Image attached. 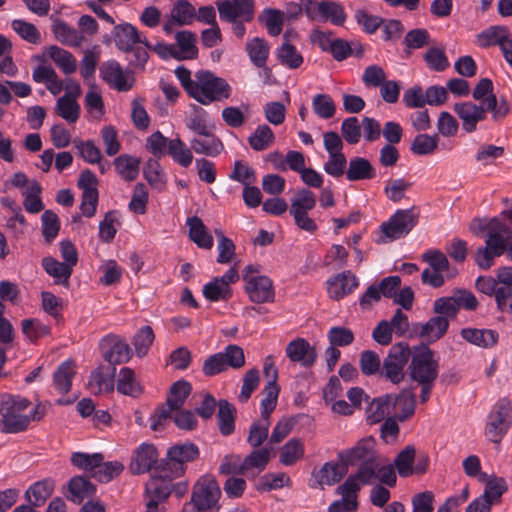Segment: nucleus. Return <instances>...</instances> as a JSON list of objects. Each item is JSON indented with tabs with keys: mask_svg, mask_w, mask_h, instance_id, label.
Segmentation results:
<instances>
[{
	"mask_svg": "<svg viewBox=\"0 0 512 512\" xmlns=\"http://www.w3.org/2000/svg\"><path fill=\"white\" fill-rule=\"evenodd\" d=\"M470 229L474 234L487 232L485 247H479L475 254V262L480 269H489L496 257L505 253L509 227L494 217L489 220L475 219Z\"/></svg>",
	"mask_w": 512,
	"mask_h": 512,
	"instance_id": "obj_1",
	"label": "nucleus"
},
{
	"mask_svg": "<svg viewBox=\"0 0 512 512\" xmlns=\"http://www.w3.org/2000/svg\"><path fill=\"white\" fill-rule=\"evenodd\" d=\"M113 37L117 48L126 53H132L130 63L135 67H143L148 60L150 43L135 26L130 23L114 26Z\"/></svg>",
	"mask_w": 512,
	"mask_h": 512,
	"instance_id": "obj_2",
	"label": "nucleus"
},
{
	"mask_svg": "<svg viewBox=\"0 0 512 512\" xmlns=\"http://www.w3.org/2000/svg\"><path fill=\"white\" fill-rule=\"evenodd\" d=\"M31 402L21 396L5 395L0 401V432L16 434L29 426L27 410Z\"/></svg>",
	"mask_w": 512,
	"mask_h": 512,
	"instance_id": "obj_3",
	"label": "nucleus"
},
{
	"mask_svg": "<svg viewBox=\"0 0 512 512\" xmlns=\"http://www.w3.org/2000/svg\"><path fill=\"white\" fill-rule=\"evenodd\" d=\"M230 94L231 87L226 80L204 70L195 73V83L188 93L202 105H210L213 102L228 99Z\"/></svg>",
	"mask_w": 512,
	"mask_h": 512,
	"instance_id": "obj_4",
	"label": "nucleus"
},
{
	"mask_svg": "<svg viewBox=\"0 0 512 512\" xmlns=\"http://www.w3.org/2000/svg\"><path fill=\"white\" fill-rule=\"evenodd\" d=\"M221 495L217 481L209 475L201 477L194 485L191 500L183 507V512H207L218 510Z\"/></svg>",
	"mask_w": 512,
	"mask_h": 512,
	"instance_id": "obj_5",
	"label": "nucleus"
},
{
	"mask_svg": "<svg viewBox=\"0 0 512 512\" xmlns=\"http://www.w3.org/2000/svg\"><path fill=\"white\" fill-rule=\"evenodd\" d=\"M199 457L198 447L191 442L177 444L167 451L166 459L162 460L157 469L165 473V477H179L186 469V463Z\"/></svg>",
	"mask_w": 512,
	"mask_h": 512,
	"instance_id": "obj_6",
	"label": "nucleus"
},
{
	"mask_svg": "<svg viewBox=\"0 0 512 512\" xmlns=\"http://www.w3.org/2000/svg\"><path fill=\"white\" fill-rule=\"evenodd\" d=\"M439 374V363L434 352L427 346L418 347L409 364L410 378L418 384L435 383Z\"/></svg>",
	"mask_w": 512,
	"mask_h": 512,
	"instance_id": "obj_7",
	"label": "nucleus"
},
{
	"mask_svg": "<svg viewBox=\"0 0 512 512\" xmlns=\"http://www.w3.org/2000/svg\"><path fill=\"white\" fill-rule=\"evenodd\" d=\"M512 426V402L508 398L499 399L488 415L485 426L486 437L498 444Z\"/></svg>",
	"mask_w": 512,
	"mask_h": 512,
	"instance_id": "obj_8",
	"label": "nucleus"
},
{
	"mask_svg": "<svg viewBox=\"0 0 512 512\" xmlns=\"http://www.w3.org/2000/svg\"><path fill=\"white\" fill-rule=\"evenodd\" d=\"M315 205V194L308 189H299L295 197L291 200L289 208V212L294 218L295 225L299 229L311 234L318 229L315 220L308 215V212L314 209Z\"/></svg>",
	"mask_w": 512,
	"mask_h": 512,
	"instance_id": "obj_9",
	"label": "nucleus"
},
{
	"mask_svg": "<svg viewBox=\"0 0 512 512\" xmlns=\"http://www.w3.org/2000/svg\"><path fill=\"white\" fill-rule=\"evenodd\" d=\"M305 15L314 21L330 22L342 26L346 21V13L342 4L333 0H302Z\"/></svg>",
	"mask_w": 512,
	"mask_h": 512,
	"instance_id": "obj_10",
	"label": "nucleus"
},
{
	"mask_svg": "<svg viewBox=\"0 0 512 512\" xmlns=\"http://www.w3.org/2000/svg\"><path fill=\"white\" fill-rule=\"evenodd\" d=\"M417 222L418 214L414 212V207L397 210L387 222L382 223L381 231L384 237H380L378 243H386L387 240L393 241L404 237Z\"/></svg>",
	"mask_w": 512,
	"mask_h": 512,
	"instance_id": "obj_11",
	"label": "nucleus"
},
{
	"mask_svg": "<svg viewBox=\"0 0 512 512\" xmlns=\"http://www.w3.org/2000/svg\"><path fill=\"white\" fill-rule=\"evenodd\" d=\"M409 346L405 343L393 345L381 364L380 375L393 384H399L404 379L403 369L410 357Z\"/></svg>",
	"mask_w": 512,
	"mask_h": 512,
	"instance_id": "obj_12",
	"label": "nucleus"
},
{
	"mask_svg": "<svg viewBox=\"0 0 512 512\" xmlns=\"http://www.w3.org/2000/svg\"><path fill=\"white\" fill-rule=\"evenodd\" d=\"M102 357L115 366L129 361L132 352L129 345L116 335H108L100 342Z\"/></svg>",
	"mask_w": 512,
	"mask_h": 512,
	"instance_id": "obj_13",
	"label": "nucleus"
},
{
	"mask_svg": "<svg viewBox=\"0 0 512 512\" xmlns=\"http://www.w3.org/2000/svg\"><path fill=\"white\" fill-rule=\"evenodd\" d=\"M100 75L110 87L117 91H128L134 84L133 75L124 71L115 60L104 62L100 67Z\"/></svg>",
	"mask_w": 512,
	"mask_h": 512,
	"instance_id": "obj_14",
	"label": "nucleus"
},
{
	"mask_svg": "<svg viewBox=\"0 0 512 512\" xmlns=\"http://www.w3.org/2000/svg\"><path fill=\"white\" fill-rule=\"evenodd\" d=\"M453 110L462 121V129L467 133L476 131L477 124L484 121L487 116L486 106L477 105L471 101L455 103Z\"/></svg>",
	"mask_w": 512,
	"mask_h": 512,
	"instance_id": "obj_15",
	"label": "nucleus"
},
{
	"mask_svg": "<svg viewBox=\"0 0 512 512\" xmlns=\"http://www.w3.org/2000/svg\"><path fill=\"white\" fill-rule=\"evenodd\" d=\"M285 352L291 362L299 363L306 368L313 366L317 359L315 347L300 337L290 341Z\"/></svg>",
	"mask_w": 512,
	"mask_h": 512,
	"instance_id": "obj_16",
	"label": "nucleus"
},
{
	"mask_svg": "<svg viewBox=\"0 0 512 512\" xmlns=\"http://www.w3.org/2000/svg\"><path fill=\"white\" fill-rule=\"evenodd\" d=\"M340 457L345 464L354 465L358 462L366 463L368 461H376L375 440L367 437L359 440L355 446L343 451Z\"/></svg>",
	"mask_w": 512,
	"mask_h": 512,
	"instance_id": "obj_17",
	"label": "nucleus"
},
{
	"mask_svg": "<svg viewBox=\"0 0 512 512\" xmlns=\"http://www.w3.org/2000/svg\"><path fill=\"white\" fill-rule=\"evenodd\" d=\"M158 464V452L154 445L143 443L134 452L130 470L133 474H143Z\"/></svg>",
	"mask_w": 512,
	"mask_h": 512,
	"instance_id": "obj_18",
	"label": "nucleus"
},
{
	"mask_svg": "<svg viewBox=\"0 0 512 512\" xmlns=\"http://www.w3.org/2000/svg\"><path fill=\"white\" fill-rule=\"evenodd\" d=\"M245 291L254 303L261 304L274 301L273 283L267 276L252 277L246 283Z\"/></svg>",
	"mask_w": 512,
	"mask_h": 512,
	"instance_id": "obj_19",
	"label": "nucleus"
},
{
	"mask_svg": "<svg viewBox=\"0 0 512 512\" xmlns=\"http://www.w3.org/2000/svg\"><path fill=\"white\" fill-rule=\"evenodd\" d=\"M376 469L377 460L361 463L357 472L350 475L345 482L340 485V490H344L346 493L352 492L357 495L361 485L370 484L375 479Z\"/></svg>",
	"mask_w": 512,
	"mask_h": 512,
	"instance_id": "obj_20",
	"label": "nucleus"
},
{
	"mask_svg": "<svg viewBox=\"0 0 512 512\" xmlns=\"http://www.w3.org/2000/svg\"><path fill=\"white\" fill-rule=\"evenodd\" d=\"M195 19V8L187 0H178L172 7L170 18L165 21L163 30L172 33L175 25H189Z\"/></svg>",
	"mask_w": 512,
	"mask_h": 512,
	"instance_id": "obj_21",
	"label": "nucleus"
},
{
	"mask_svg": "<svg viewBox=\"0 0 512 512\" xmlns=\"http://www.w3.org/2000/svg\"><path fill=\"white\" fill-rule=\"evenodd\" d=\"M358 284V279L354 274L344 271L327 281L328 294L330 298L339 300L352 293Z\"/></svg>",
	"mask_w": 512,
	"mask_h": 512,
	"instance_id": "obj_22",
	"label": "nucleus"
},
{
	"mask_svg": "<svg viewBox=\"0 0 512 512\" xmlns=\"http://www.w3.org/2000/svg\"><path fill=\"white\" fill-rule=\"evenodd\" d=\"M390 397L392 398V410L395 411L394 416L400 422H404L414 415L416 397L412 391L403 389L399 394H390Z\"/></svg>",
	"mask_w": 512,
	"mask_h": 512,
	"instance_id": "obj_23",
	"label": "nucleus"
},
{
	"mask_svg": "<svg viewBox=\"0 0 512 512\" xmlns=\"http://www.w3.org/2000/svg\"><path fill=\"white\" fill-rule=\"evenodd\" d=\"M245 51L255 67L265 69L266 73L271 72L267 67L270 46L264 38L254 37L250 39L245 45Z\"/></svg>",
	"mask_w": 512,
	"mask_h": 512,
	"instance_id": "obj_24",
	"label": "nucleus"
},
{
	"mask_svg": "<svg viewBox=\"0 0 512 512\" xmlns=\"http://www.w3.org/2000/svg\"><path fill=\"white\" fill-rule=\"evenodd\" d=\"M290 32L283 35V43L277 48L276 56L281 65L289 69H297L303 64V56L297 48L290 43Z\"/></svg>",
	"mask_w": 512,
	"mask_h": 512,
	"instance_id": "obj_25",
	"label": "nucleus"
},
{
	"mask_svg": "<svg viewBox=\"0 0 512 512\" xmlns=\"http://www.w3.org/2000/svg\"><path fill=\"white\" fill-rule=\"evenodd\" d=\"M175 50L176 59L178 60H191L195 59L198 55L196 47V35L188 30H183L175 35Z\"/></svg>",
	"mask_w": 512,
	"mask_h": 512,
	"instance_id": "obj_26",
	"label": "nucleus"
},
{
	"mask_svg": "<svg viewBox=\"0 0 512 512\" xmlns=\"http://www.w3.org/2000/svg\"><path fill=\"white\" fill-rule=\"evenodd\" d=\"M189 227V238L199 248L211 249L213 247V237L208 231L202 219L197 216L189 217L186 221Z\"/></svg>",
	"mask_w": 512,
	"mask_h": 512,
	"instance_id": "obj_27",
	"label": "nucleus"
},
{
	"mask_svg": "<svg viewBox=\"0 0 512 512\" xmlns=\"http://www.w3.org/2000/svg\"><path fill=\"white\" fill-rule=\"evenodd\" d=\"M392 411L390 394L374 398L366 408V420L369 424H377L389 417Z\"/></svg>",
	"mask_w": 512,
	"mask_h": 512,
	"instance_id": "obj_28",
	"label": "nucleus"
},
{
	"mask_svg": "<svg viewBox=\"0 0 512 512\" xmlns=\"http://www.w3.org/2000/svg\"><path fill=\"white\" fill-rule=\"evenodd\" d=\"M204 139L192 138L190 140L191 149L200 155L208 157H217L224 150L222 140L217 137L213 132H209V136H204Z\"/></svg>",
	"mask_w": 512,
	"mask_h": 512,
	"instance_id": "obj_29",
	"label": "nucleus"
},
{
	"mask_svg": "<svg viewBox=\"0 0 512 512\" xmlns=\"http://www.w3.org/2000/svg\"><path fill=\"white\" fill-rule=\"evenodd\" d=\"M460 334L467 342L482 348L494 346L499 338L498 333L492 329L463 328Z\"/></svg>",
	"mask_w": 512,
	"mask_h": 512,
	"instance_id": "obj_30",
	"label": "nucleus"
},
{
	"mask_svg": "<svg viewBox=\"0 0 512 512\" xmlns=\"http://www.w3.org/2000/svg\"><path fill=\"white\" fill-rule=\"evenodd\" d=\"M510 35L511 32L507 26H490L477 35V44L483 48L490 46L501 48Z\"/></svg>",
	"mask_w": 512,
	"mask_h": 512,
	"instance_id": "obj_31",
	"label": "nucleus"
},
{
	"mask_svg": "<svg viewBox=\"0 0 512 512\" xmlns=\"http://www.w3.org/2000/svg\"><path fill=\"white\" fill-rule=\"evenodd\" d=\"M54 482L51 479H43L32 484L25 492V499L34 507H41L52 495Z\"/></svg>",
	"mask_w": 512,
	"mask_h": 512,
	"instance_id": "obj_32",
	"label": "nucleus"
},
{
	"mask_svg": "<svg viewBox=\"0 0 512 512\" xmlns=\"http://www.w3.org/2000/svg\"><path fill=\"white\" fill-rule=\"evenodd\" d=\"M449 327V320L446 317L435 316L430 318L425 324L419 326L420 337L429 343L435 342L442 338Z\"/></svg>",
	"mask_w": 512,
	"mask_h": 512,
	"instance_id": "obj_33",
	"label": "nucleus"
},
{
	"mask_svg": "<svg viewBox=\"0 0 512 512\" xmlns=\"http://www.w3.org/2000/svg\"><path fill=\"white\" fill-rule=\"evenodd\" d=\"M346 473L347 469L344 465L326 462L315 475L316 483L323 490L325 485L331 486L338 483Z\"/></svg>",
	"mask_w": 512,
	"mask_h": 512,
	"instance_id": "obj_34",
	"label": "nucleus"
},
{
	"mask_svg": "<svg viewBox=\"0 0 512 512\" xmlns=\"http://www.w3.org/2000/svg\"><path fill=\"white\" fill-rule=\"evenodd\" d=\"M271 459V449L267 447L253 450L243 459L245 475L253 476L262 472Z\"/></svg>",
	"mask_w": 512,
	"mask_h": 512,
	"instance_id": "obj_35",
	"label": "nucleus"
},
{
	"mask_svg": "<svg viewBox=\"0 0 512 512\" xmlns=\"http://www.w3.org/2000/svg\"><path fill=\"white\" fill-rule=\"evenodd\" d=\"M345 175L348 181L372 179L375 177V169L368 159L353 157L349 161Z\"/></svg>",
	"mask_w": 512,
	"mask_h": 512,
	"instance_id": "obj_36",
	"label": "nucleus"
},
{
	"mask_svg": "<svg viewBox=\"0 0 512 512\" xmlns=\"http://www.w3.org/2000/svg\"><path fill=\"white\" fill-rule=\"evenodd\" d=\"M117 174L125 181H134L140 170V159L129 155L122 154L113 161Z\"/></svg>",
	"mask_w": 512,
	"mask_h": 512,
	"instance_id": "obj_37",
	"label": "nucleus"
},
{
	"mask_svg": "<svg viewBox=\"0 0 512 512\" xmlns=\"http://www.w3.org/2000/svg\"><path fill=\"white\" fill-rule=\"evenodd\" d=\"M76 374L75 364L71 360H67L60 364L53 374V386L60 394L70 391L72 379Z\"/></svg>",
	"mask_w": 512,
	"mask_h": 512,
	"instance_id": "obj_38",
	"label": "nucleus"
},
{
	"mask_svg": "<svg viewBox=\"0 0 512 512\" xmlns=\"http://www.w3.org/2000/svg\"><path fill=\"white\" fill-rule=\"evenodd\" d=\"M116 388L119 393L131 397H138L142 393V387L136 379L134 371L129 367L120 369Z\"/></svg>",
	"mask_w": 512,
	"mask_h": 512,
	"instance_id": "obj_39",
	"label": "nucleus"
},
{
	"mask_svg": "<svg viewBox=\"0 0 512 512\" xmlns=\"http://www.w3.org/2000/svg\"><path fill=\"white\" fill-rule=\"evenodd\" d=\"M42 267L47 274L55 279L56 284L67 285L73 269L70 265L59 262L53 257L42 259Z\"/></svg>",
	"mask_w": 512,
	"mask_h": 512,
	"instance_id": "obj_40",
	"label": "nucleus"
},
{
	"mask_svg": "<svg viewBox=\"0 0 512 512\" xmlns=\"http://www.w3.org/2000/svg\"><path fill=\"white\" fill-rule=\"evenodd\" d=\"M191 146L188 147L179 136L170 139L167 154L175 163L183 168L189 167L193 162V153Z\"/></svg>",
	"mask_w": 512,
	"mask_h": 512,
	"instance_id": "obj_41",
	"label": "nucleus"
},
{
	"mask_svg": "<svg viewBox=\"0 0 512 512\" xmlns=\"http://www.w3.org/2000/svg\"><path fill=\"white\" fill-rule=\"evenodd\" d=\"M235 407L227 400H220L218 403V427L220 433L228 436L233 433L235 428Z\"/></svg>",
	"mask_w": 512,
	"mask_h": 512,
	"instance_id": "obj_42",
	"label": "nucleus"
},
{
	"mask_svg": "<svg viewBox=\"0 0 512 512\" xmlns=\"http://www.w3.org/2000/svg\"><path fill=\"white\" fill-rule=\"evenodd\" d=\"M52 32L59 42L68 46H79L84 39L76 29L69 27L60 19L53 22Z\"/></svg>",
	"mask_w": 512,
	"mask_h": 512,
	"instance_id": "obj_43",
	"label": "nucleus"
},
{
	"mask_svg": "<svg viewBox=\"0 0 512 512\" xmlns=\"http://www.w3.org/2000/svg\"><path fill=\"white\" fill-rule=\"evenodd\" d=\"M191 109L192 113L186 121L187 128L200 136H209L214 126L207 123V111L198 105H191Z\"/></svg>",
	"mask_w": 512,
	"mask_h": 512,
	"instance_id": "obj_44",
	"label": "nucleus"
},
{
	"mask_svg": "<svg viewBox=\"0 0 512 512\" xmlns=\"http://www.w3.org/2000/svg\"><path fill=\"white\" fill-rule=\"evenodd\" d=\"M55 112L66 122L73 124L80 117V105L70 95H63L57 100Z\"/></svg>",
	"mask_w": 512,
	"mask_h": 512,
	"instance_id": "obj_45",
	"label": "nucleus"
},
{
	"mask_svg": "<svg viewBox=\"0 0 512 512\" xmlns=\"http://www.w3.org/2000/svg\"><path fill=\"white\" fill-rule=\"evenodd\" d=\"M275 141V135L267 124L258 125L248 137V143L255 151H264Z\"/></svg>",
	"mask_w": 512,
	"mask_h": 512,
	"instance_id": "obj_46",
	"label": "nucleus"
},
{
	"mask_svg": "<svg viewBox=\"0 0 512 512\" xmlns=\"http://www.w3.org/2000/svg\"><path fill=\"white\" fill-rule=\"evenodd\" d=\"M439 143V136L429 134H418L413 139L410 150L414 155L425 156L433 154Z\"/></svg>",
	"mask_w": 512,
	"mask_h": 512,
	"instance_id": "obj_47",
	"label": "nucleus"
},
{
	"mask_svg": "<svg viewBox=\"0 0 512 512\" xmlns=\"http://www.w3.org/2000/svg\"><path fill=\"white\" fill-rule=\"evenodd\" d=\"M21 330L24 336L31 342H36L51 333L50 326L36 318L23 319L21 321Z\"/></svg>",
	"mask_w": 512,
	"mask_h": 512,
	"instance_id": "obj_48",
	"label": "nucleus"
},
{
	"mask_svg": "<svg viewBox=\"0 0 512 512\" xmlns=\"http://www.w3.org/2000/svg\"><path fill=\"white\" fill-rule=\"evenodd\" d=\"M95 487L84 477L77 476L69 482V499L74 503H81L84 498L95 493Z\"/></svg>",
	"mask_w": 512,
	"mask_h": 512,
	"instance_id": "obj_49",
	"label": "nucleus"
},
{
	"mask_svg": "<svg viewBox=\"0 0 512 512\" xmlns=\"http://www.w3.org/2000/svg\"><path fill=\"white\" fill-rule=\"evenodd\" d=\"M48 55L65 74H72L76 71V59L70 52L58 46H51L48 49Z\"/></svg>",
	"mask_w": 512,
	"mask_h": 512,
	"instance_id": "obj_50",
	"label": "nucleus"
},
{
	"mask_svg": "<svg viewBox=\"0 0 512 512\" xmlns=\"http://www.w3.org/2000/svg\"><path fill=\"white\" fill-rule=\"evenodd\" d=\"M165 473L160 478H152L146 484L147 498L164 501L171 493V482L166 479Z\"/></svg>",
	"mask_w": 512,
	"mask_h": 512,
	"instance_id": "obj_51",
	"label": "nucleus"
},
{
	"mask_svg": "<svg viewBox=\"0 0 512 512\" xmlns=\"http://www.w3.org/2000/svg\"><path fill=\"white\" fill-rule=\"evenodd\" d=\"M204 297L212 302L227 301L232 297V289L222 284L216 277L203 287Z\"/></svg>",
	"mask_w": 512,
	"mask_h": 512,
	"instance_id": "obj_52",
	"label": "nucleus"
},
{
	"mask_svg": "<svg viewBox=\"0 0 512 512\" xmlns=\"http://www.w3.org/2000/svg\"><path fill=\"white\" fill-rule=\"evenodd\" d=\"M88 384L95 393L112 392L115 385V368H113L109 374H104L101 369L98 368L92 372Z\"/></svg>",
	"mask_w": 512,
	"mask_h": 512,
	"instance_id": "obj_53",
	"label": "nucleus"
},
{
	"mask_svg": "<svg viewBox=\"0 0 512 512\" xmlns=\"http://www.w3.org/2000/svg\"><path fill=\"white\" fill-rule=\"evenodd\" d=\"M270 418L261 416V419L252 423L249 429L247 442L254 448H259L268 438Z\"/></svg>",
	"mask_w": 512,
	"mask_h": 512,
	"instance_id": "obj_54",
	"label": "nucleus"
},
{
	"mask_svg": "<svg viewBox=\"0 0 512 512\" xmlns=\"http://www.w3.org/2000/svg\"><path fill=\"white\" fill-rule=\"evenodd\" d=\"M11 27L26 42L31 44H39L41 42V34L34 24L22 19H14L11 22Z\"/></svg>",
	"mask_w": 512,
	"mask_h": 512,
	"instance_id": "obj_55",
	"label": "nucleus"
},
{
	"mask_svg": "<svg viewBox=\"0 0 512 512\" xmlns=\"http://www.w3.org/2000/svg\"><path fill=\"white\" fill-rule=\"evenodd\" d=\"M416 450L414 446L407 445L395 458L394 465L401 477H408L414 473L413 463Z\"/></svg>",
	"mask_w": 512,
	"mask_h": 512,
	"instance_id": "obj_56",
	"label": "nucleus"
},
{
	"mask_svg": "<svg viewBox=\"0 0 512 512\" xmlns=\"http://www.w3.org/2000/svg\"><path fill=\"white\" fill-rule=\"evenodd\" d=\"M259 20L265 24L271 36H278L284 25V13L278 9H265Z\"/></svg>",
	"mask_w": 512,
	"mask_h": 512,
	"instance_id": "obj_57",
	"label": "nucleus"
},
{
	"mask_svg": "<svg viewBox=\"0 0 512 512\" xmlns=\"http://www.w3.org/2000/svg\"><path fill=\"white\" fill-rule=\"evenodd\" d=\"M191 392V385L185 380L175 382L170 388L167 405L174 406L178 410L184 405Z\"/></svg>",
	"mask_w": 512,
	"mask_h": 512,
	"instance_id": "obj_58",
	"label": "nucleus"
},
{
	"mask_svg": "<svg viewBox=\"0 0 512 512\" xmlns=\"http://www.w3.org/2000/svg\"><path fill=\"white\" fill-rule=\"evenodd\" d=\"M304 455L302 443L298 439L289 440L281 449L280 462L285 466L294 464Z\"/></svg>",
	"mask_w": 512,
	"mask_h": 512,
	"instance_id": "obj_59",
	"label": "nucleus"
},
{
	"mask_svg": "<svg viewBox=\"0 0 512 512\" xmlns=\"http://www.w3.org/2000/svg\"><path fill=\"white\" fill-rule=\"evenodd\" d=\"M42 235L47 243H51L58 235L60 221L55 212L46 210L41 216Z\"/></svg>",
	"mask_w": 512,
	"mask_h": 512,
	"instance_id": "obj_60",
	"label": "nucleus"
},
{
	"mask_svg": "<svg viewBox=\"0 0 512 512\" xmlns=\"http://www.w3.org/2000/svg\"><path fill=\"white\" fill-rule=\"evenodd\" d=\"M280 388L277 384L267 383L264 387L261 400V416L270 418L271 413L277 405Z\"/></svg>",
	"mask_w": 512,
	"mask_h": 512,
	"instance_id": "obj_61",
	"label": "nucleus"
},
{
	"mask_svg": "<svg viewBox=\"0 0 512 512\" xmlns=\"http://www.w3.org/2000/svg\"><path fill=\"white\" fill-rule=\"evenodd\" d=\"M314 113L323 119H330L335 115L336 107L328 94H317L312 100Z\"/></svg>",
	"mask_w": 512,
	"mask_h": 512,
	"instance_id": "obj_62",
	"label": "nucleus"
},
{
	"mask_svg": "<svg viewBox=\"0 0 512 512\" xmlns=\"http://www.w3.org/2000/svg\"><path fill=\"white\" fill-rule=\"evenodd\" d=\"M359 366L361 372L366 376L380 375L381 360L379 355L372 350H365L360 354Z\"/></svg>",
	"mask_w": 512,
	"mask_h": 512,
	"instance_id": "obj_63",
	"label": "nucleus"
},
{
	"mask_svg": "<svg viewBox=\"0 0 512 512\" xmlns=\"http://www.w3.org/2000/svg\"><path fill=\"white\" fill-rule=\"evenodd\" d=\"M336 493L342 496L341 500H336L330 504L328 512H353L358 507L357 495L352 492L340 490V486L336 489Z\"/></svg>",
	"mask_w": 512,
	"mask_h": 512,
	"instance_id": "obj_64",
	"label": "nucleus"
}]
</instances>
